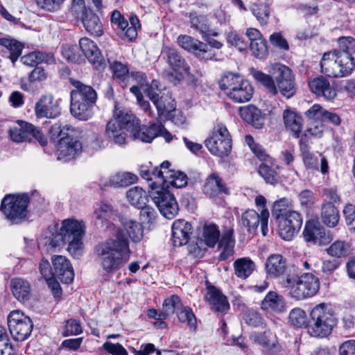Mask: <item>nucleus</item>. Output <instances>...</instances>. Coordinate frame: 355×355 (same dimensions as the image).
<instances>
[{
    "label": "nucleus",
    "mask_w": 355,
    "mask_h": 355,
    "mask_svg": "<svg viewBox=\"0 0 355 355\" xmlns=\"http://www.w3.org/2000/svg\"><path fill=\"white\" fill-rule=\"evenodd\" d=\"M74 89L71 91L70 112L75 118L87 121L94 115V107L97 100L96 91L79 80H71Z\"/></svg>",
    "instance_id": "nucleus-1"
},
{
    "label": "nucleus",
    "mask_w": 355,
    "mask_h": 355,
    "mask_svg": "<svg viewBox=\"0 0 355 355\" xmlns=\"http://www.w3.org/2000/svg\"><path fill=\"white\" fill-rule=\"evenodd\" d=\"M128 240L119 234L116 239L108 240L95 247V253L103 266L125 264L130 257Z\"/></svg>",
    "instance_id": "nucleus-2"
},
{
    "label": "nucleus",
    "mask_w": 355,
    "mask_h": 355,
    "mask_svg": "<svg viewBox=\"0 0 355 355\" xmlns=\"http://www.w3.org/2000/svg\"><path fill=\"white\" fill-rule=\"evenodd\" d=\"M336 324L332 309L329 304L321 303L311 311L308 331L312 336L324 338L331 333Z\"/></svg>",
    "instance_id": "nucleus-3"
},
{
    "label": "nucleus",
    "mask_w": 355,
    "mask_h": 355,
    "mask_svg": "<svg viewBox=\"0 0 355 355\" xmlns=\"http://www.w3.org/2000/svg\"><path fill=\"white\" fill-rule=\"evenodd\" d=\"M355 67L354 59L338 51L324 53L320 61L321 71L330 77H343L351 73Z\"/></svg>",
    "instance_id": "nucleus-4"
},
{
    "label": "nucleus",
    "mask_w": 355,
    "mask_h": 355,
    "mask_svg": "<svg viewBox=\"0 0 355 355\" xmlns=\"http://www.w3.org/2000/svg\"><path fill=\"white\" fill-rule=\"evenodd\" d=\"M220 88L234 101L245 103L250 101L253 94L250 83L241 76L227 73L219 81Z\"/></svg>",
    "instance_id": "nucleus-5"
},
{
    "label": "nucleus",
    "mask_w": 355,
    "mask_h": 355,
    "mask_svg": "<svg viewBox=\"0 0 355 355\" xmlns=\"http://www.w3.org/2000/svg\"><path fill=\"white\" fill-rule=\"evenodd\" d=\"M68 243L67 250L74 258H80L84 251L83 238L85 233V225L83 221L74 218H67L62 220L60 228Z\"/></svg>",
    "instance_id": "nucleus-6"
},
{
    "label": "nucleus",
    "mask_w": 355,
    "mask_h": 355,
    "mask_svg": "<svg viewBox=\"0 0 355 355\" xmlns=\"http://www.w3.org/2000/svg\"><path fill=\"white\" fill-rule=\"evenodd\" d=\"M135 115L128 111H116L113 117L107 122L105 135L110 141L118 146L126 144V134L124 130L130 132V128L135 122Z\"/></svg>",
    "instance_id": "nucleus-7"
},
{
    "label": "nucleus",
    "mask_w": 355,
    "mask_h": 355,
    "mask_svg": "<svg viewBox=\"0 0 355 355\" xmlns=\"http://www.w3.org/2000/svg\"><path fill=\"white\" fill-rule=\"evenodd\" d=\"M28 203L27 194H8L1 200L0 210L7 220L12 224H18L26 218Z\"/></svg>",
    "instance_id": "nucleus-8"
},
{
    "label": "nucleus",
    "mask_w": 355,
    "mask_h": 355,
    "mask_svg": "<svg viewBox=\"0 0 355 355\" xmlns=\"http://www.w3.org/2000/svg\"><path fill=\"white\" fill-rule=\"evenodd\" d=\"M7 324L12 338L17 342L27 340L34 327L31 318L19 310L10 312L7 317Z\"/></svg>",
    "instance_id": "nucleus-9"
},
{
    "label": "nucleus",
    "mask_w": 355,
    "mask_h": 355,
    "mask_svg": "<svg viewBox=\"0 0 355 355\" xmlns=\"http://www.w3.org/2000/svg\"><path fill=\"white\" fill-rule=\"evenodd\" d=\"M205 146L214 155L227 156L232 150V139L227 128L223 124L215 125L205 140Z\"/></svg>",
    "instance_id": "nucleus-10"
},
{
    "label": "nucleus",
    "mask_w": 355,
    "mask_h": 355,
    "mask_svg": "<svg viewBox=\"0 0 355 355\" xmlns=\"http://www.w3.org/2000/svg\"><path fill=\"white\" fill-rule=\"evenodd\" d=\"M290 294L296 300H304L315 295L320 289L319 279L312 273L294 275V281L290 286Z\"/></svg>",
    "instance_id": "nucleus-11"
},
{
    "label": "nucleus",
    "mask_w": 355,
    "mask_h": 355,
    "mask_svg": "<svg viewBox=\"0 0 355 355\" xmlns=\"http://www.w3.org/2000/svg\"><path fill=\"white\" fill-rule=\"evenodd\" d=\"M150 196L160 214L167 219H173L179 211V207L174 196L164 188L152 190Z\"/></svg>",
    "instance_id": "nucleus-12"
},
{
    "label": "nucleus",
    "mask_w": 355,
    "mask_h": 355,
    "mask_svg": "<svg viewBox=\"0 0 355 355\" xmlns=\"http://www.w3.org/2000/svg\"><path fill=\"white\" fill-rule=\"evenodd\" d=\"M251 73L255 80L261 83L273 95L277 94L279 92L282 96L289 98L295 93L294 80L275 84L270 76L265 74L260 71L252 69Z\"/></svg>",
    "instance_id": "nucleus-13"
},
{
    "label": "nucleus",
    "mask_w": 355,
    "mask_h": 355,
    "mask_svg": "<svg viewBox=\"0 0 355 355\" xmlns=\"http://www.w3.org/2000/svg\"><path fill=\"white\" fill-rule=\"evenodd\" d=\"M8 133L10 139L15 142L26 141L32 135L41 146H44L47 144V139L40 130L26 121H18L17 125L10 128Z\"/></svg>",
    "instance_id": "nucleus-14"
},
{
    "label": "nucleus",
    "mask_w": 355,
    "mask_h": 355,
    "mask_svg": "<svg viewBox=\"0 0 355 355\" xmlns=\"http://www.w3.org/2000/svg\"><path fill=\"white\" fill-rule=\"evenodd\" d=\"M269 216L268 209H261L260 214H258L254 209H248L242 214L241 223L249 233L252 234L256 232L260 224L262 234L266 236L268 232Z\"/></svg>",
    "instance_id": "nucleus-15"
},
{
    "label": "nucleus",
    "mask_w": 355,
    "mask_h": 355,
    "mask_svg": "<svg viewBox=\"0 0 355 355\" xmlns=\"http://www.w3.org/2000/svg\"><path fill=\"white\" fill-rule=\"evenodd\" d=\"M278 232L284 240L291 241L297 234L302 225V216L297 211H290L284 216L276 220Z\"/></svg>",
    "instance_id": "nucleus-16"
},
{
    "label": "nucleus",
    "mask_w": 355,
    "mask_h": 355,
    "mask_svg": "<svg viewBox=\"0 0 355 355\" xmlns=\"http://www.w3.org/2000/svg\"><path fill=\"white\" fill-rule=\"evenodd\" d=\"M179 46L184 50L192 53L201 60H214L216 53L207 44L187 35H182L177 40Z\"/></svg>",
    "instance_id": "nucleus-17"
},
{
    "label": "nucleus",
    "mask_w": 355,
    "mask_h": 355,
    "mask_svg": "<svg viewBox=\"0 0 355 355\" xmlns=\"http://www.w3.org/2000/svg\"><path fill=\"white\" fill-rule=\"evenodd\" d=\"M83 149L82 143L71 135L62 137L57 146L58 159L68 162L79 155Z\"/></svg>",
    "instance_id": "nucleus-18"
},
{
    "label": "nucleus",
    "mask_w": 355,
    "mask_h": 355,
    "mask_svg": "<svg viewBox=\"0 0 355 355\" xmlns=\"http://www.w3.org/2000/svg\"><path fill=\"white\" fill-rule=\"evenodd\" d=\"M37 118L55 119L61 114V107L58 100L51 94L42 95L35 105Z\"/></svg>",
    "instance_id": "nucleus-19"
},
{
    "label": "nucleus",
    "mask_w": 355,
    "mask_h": 355,
    "mask_svg": "<svg viewBox=\"0 0 355 355\" xmlns=\"http://www.w3.org/2000/svg\"><path fill=\"white\" fill-rule=\"evenodd\" d=\"M206 293L205 300L208 302L211 310L225 314L230 309L227 297L221 291L208 280H205Z\"/></svg>",
    "instance_id": "nucleus-20"
},
{
    "label": "nucleus",
    "mask_w": 355,
    "mask_h": 355,
    "mask_svg": "<svg viewBox=\"0 0 355 355\" xmlns=\"http://www.w3.org/2000/svg\"><path fill=\"white\" fill-rule=\"evenodd\" d=\"M303 235L306 242L318 245H327L333 239L330 232H326L319 223L315 220H309L306 223Z\"/></svg>",
    "instance_id": "nucleus-21"
},
{
    "label": "nucleus",
    "mask_w": 355,
    "mask_h": 355,
    "mask_svg": "<svg viewBox=\"0 0 355 355\" xmlns=\"http://www.w3.org/2000/svg\"><path fill=\"white\" fill-rule=\"evenodd\" d=\"M79 46L83 55L93 67L98 70H103L106 63L96 44L88 37H83L79 40Z\"/></svg>",
    "instance_id": "nucleus-22"
},
{
    "label": "nucleus",
    "mask_w": 355,
    "mask_h": 355,
    "mask_svg": "<svg viewBox=\"0 0 355 355\" xmlns=\"http://www.w3.org/2000/svg\"><path fill=\"white\" fill-rule=\"evenodd\" d=\"M111 21L119 28L124 36L130 41H132L137 36V30L141 27L137 16L130 17V25L118 10H114L111 16Z\"/></svg>",
    "instance_id": "nucleus-23"
},
{
    "label": "nucleus",
    "mask_w": 355,
    "mask_h": 355,
    "mask_svg": "<svg viewBox=\"0 0 355 355\" xmlns=\"http://www.w3.org/2000/svg\"><path fill=\"white\" fill-rule=\"evenodd\" d=\"M163 53L167 63L173 71L177 73L181 78L190 73V67L180 52L172 47L166 46L163 49Z\"/></svg>",
    "instance_id": "nucleus-24"
},
{
    "label": "nucleus",
    "mask_w": 355,
    "mask_h": 355,
    "mask_svg": "<svg viewBox=\"0 0 355 355\" xmlns=\"http://www.w3.org/2000/svg\"><path fill=\"white\" fill-rule=\"evenodd\" d=\"M300 146L303 162L307 168L317 171L320 169L322 174L328 173L329 165L328 161L325 157L320 155L321 157L319 167L318 158L310 153L309 144L306 143L304 139H300Z\"/></svg>",
    "instance_id": "nucleus-25"
},
{
    "label": "nucleus",
    "mask_w": 355,
    "mask_h": 355,
    "mask_svg": "<svg viewBox=\"0 0 355 355\" xmlns=\"http://www.w3.org/2000/svg\"><path fill=\"white\" fill-rule=\"evenodd\" d=\"M311 91L318 96L331 101L336 98L337 92L336 88L324 76L312 78L309 82Z\"/></svg>",
    "instance_id": "nucleus-26"
},
{
    "label": "nucleus",
    "mask_w": 355,
    "mask_h": 355,
    "mask_svg": "<svg viewBox=\"0 0 355 355\" xmlns=\"http://www.w3.org/2000/svg\"><path fill=\"white\" fill-rule=\"evenodd\" d=\"M135 123L130 128V133L134 139L150 143L157 137L159 129L157 123H153L148 127L140 125V121L135 116Z\"/></svg>",
    "instance_id": "nucleus-27"
},
{
    "label": "nucleus",
    "mask_w": 355,
    "mask_h": 355,
    "mask_svg": "<svg viewBox=\"0 0 355 355\" xmlns=\"http://www.w3.org/2000/svg\"><path fill=\"white\" fill-rule=\"evenodd\" d=\"M192 226L190 223L183 220H175L172 225V241L174 246L186 245L190 239Z\"/></svg>",
    "instance_id": "nucleus-28"
},
{
    "label": "nucleus",
    "mask_w": 355,
    "mask_h": 355,
    "mask_svg": "<svg viewBox=\"0 0 355 355\" xmlns=\"http://www.w3.org/2000/svg\"><path fill=\"white\" fill-rule=\"evenodd\" d=\"M159 83L157 80H153L150 85H145L144 87V92L146 95L153 102L154 105L156 107L157 112V119H162V116L164 115L165 112L168 111V108L166 107L164 99L163 96H159L158 92H159Z\"/></svg>",
    "instance_id": "nucleus-29"
},
{
    "label": "nucleus",
    "mask_w": 355,
    "mask_h": 355,
    "mask_svg": "<svg viewBox=\"0 0 355 355\" xmlns=\"http://www.w3.org/2000/svg\"><path fill=\"white\" fill-rule=\"evenodd\" d=\"M203 191L206 195L211 198H214L220 194L226 196L230 194V189L216 173H211L208 176L205 183Z\"/></svg>",
    "instance_id": "nucleus-30"
},
{
    "label": "nucleus",
    "mask_w": 355,
    "mask_h": 355,
    "mask_svg": "<svg viewBox=\"0 0 355 355\" xmlns=\"http://www.w3.org/2000/svg\"><path fill=\"white\" fill-rule=\"evenodd\" d=\"M282 117L286 130L289 131L295 138H298L303 127L302 116L293 110L287 108L284 110Z\"/></svg>",
    "instance_id": "nucleus-31"
},
{
    "label": "nucleus",
    "mask_w": 355,
    "mask_h": 355,
    "mask_svg": "<svg viewBox=\"0 0 355 355\" xmlns=\"http://www.w3.org/2000/svg\"><path fill=\"white\" fill-rule=\"evenodd\" d=\"M81 20L85 30L91 35L98 37L103 34V24L98 16L91 9H83Z\"/></svg>",
    "instance_id": "nucleus-32"
},
{
    "label": "nucleus",
    "mask_w": 355,
    "mask_h": 355,
    "mask_svg": "<svg viewBox=\"0 0 355 355\" xmlns=\"http://www.w3.org/2000/svg\"><path fill=\"white\" fill-rule=\"evenodd\" d=\"M10 290L13 296L21 302H26L30 300L31 295V286L28 281L21 277L11 279Z\"/></svg>",
    "instance_id": "nucleus-33"
},
{
    "label": "nucleus",
    "mask_w": 355,
    "mask_h": 355,
    "mask_svg": "<svg viewBox=\"0 0 355 355\" xmlns=\"http://www.w3.org/2000/svg\"><path fill=\"white\" fill-rule=\"evenodd\" d=\"M119 221L132 242L139 243L143 239L144 230L142 223L126 216H119Z\"/></svg>",
    "instance_id": "nucleus-34"
},
{
    "label": "nucleus",
    "mask_w": 355,
    "mask_h": 355,
    "mask_svg": "<svg viewBox=\"0 0 355 355\" xmlns=\"http://www.w3.org/2000/svg\"><path fill=\"white\" fill-rule=\"evenodd\" d=\"M184 16L189 19L191 28L199 32L202 38H205V35L209 33L210 24L206 15L191 11L184 13Z\"/></svg>",
    "instance_id": "nucleus-35"
},
{
    "label": "nucleus",
    "mask_w": 355,
    "mask_h": 355,
    "mask_svg": "<svg viewBox=\"0 0 355 355\" xmlns=\"http://www.w3.org/2000/svg\"><path fill=\"white\" fill-rule=\"evenodd\" d=\"M261 309L275 313H283L286 311V303L284 297L276 292L270 291L261 302Z\"/></svg>",
    "instance_id": "nucleus-36"
},
{
    "label": "nucleus",
    "mask_w": 355,
    "mask_h": 355,
    "mask_svg": "<svg viewBox=\"0 0 355 355\" xmlns=\"http://www.w3.org/2000/svg\"><path fill=\"white\" fill-rule=\"evenodd\" d=\"M253 339L254 343L262 346L270 354H276L281 349V346L270 331L255 334Z\"/></svg>",
    "instance_id": "nucleus-37"
},
{
    "label": "nucleus",
    "mask_w": 355,
    "mask_h": 355,
    "mask_svg": "<svg viewBox=\"0 0 355 355\" xmlns=\"http://www.w3.org/2000/svg\"><path fill=\"white\" fill-rule=\"evenodd\" d=\"M233 234L232 230H227L223 234L218 243V248L221 250L218 257V260L224 261L233 255L235 244Z\"/></svg>",
    "instance_id": "nucleus-38"
},
{
    "label": "nucleus",
    "mask_w": 355,
    "mask_h": 355,
    "mask_svg": "<svg viewBox=\"0 0 355 355\" xmlns=\"http://www.w3.org/2000/svg\"><path fill=\"white\" fill-rule=\"evenodd\" d=\"M240 115L246 122L252 124L259 129L264 124V118L261 115L260 110L253 105H248L240 108Z\"/></svg>",
    "instance_id": "nucleus-39"
},
{
    "label": "nucleus",
    "mask_w": 355,
    "mask_h": 355,
    "mask_svg": "<svg viewBox=\"0 0 355 355\" xmlns=\"http://www.w3.org/2000/svg\"><path fill=\"white\" fill-rule=\"evenodd\" d=\"M137 180V176L132 173L117 172L110 177L108 185L114 188L126 187L135 184Z\"/></svg>",
    "instance_id": "nucleus-40"
},
{
    "label": "nucleus",
    "mask_w": 355,
    "mask_h": 355,
    "mask_svg": "<svg viewBox=\"0 0 355 355\" xmlns=\"http://www.w3.org/2000/svg\"><path fill=\"white\" fill-rule=\"evenodd\" d=\"M40 272L42 277L45 279L54 297L58 299L60 298L62 291L58 282V278L54 275L53 268H40Z\"/></svg>",
    "instance_id": "nucleus-41"
},
{
    "label": "nucleus",
    "mask_w": 355,
    "mask_h": 355,
    "mask_svg": "<svg viewBox=\"0 0 355 355\" xmlns=\"http://www.w3.org/2000/svg\"><path fill=\"white\" fill-rule=\"evenodd\" d=\"M321 218L329 227H336L340 218L337 208L331 202L324 204L321 209Z\"/></svg>",
    "instance_id": "nucleus-42"
},
{
    "label": "nucleus",
    "mask_w": 355,
    "mask_h": 355,
    "mask_svg": "<svg viewBox=\"0 0 355 355\" xmlns=\"http://www.w3.org/2000/svg\"><path fill=\"white\" fill-rule=\"evenodd\" d=\"M128 201L134 207L140 208L148 202V195L145 190L139 187H134L126 192Z\"/></svg>",
    "instance_id": "nucleus-43"
},
{
    "label": "nucleus",
    "mask_w": 355,
    "mask_h": 355,
    "mask_svg": "<svg viewBox=\"0 0 355 355\" xmlns=\"http://www.w3.org/2000/svg\"><path fill=\"white\" fill-rule=\"evenodd\" d=\"M269 72L275 84L295 79L292 71L288 67L279 63L272 65Z\"/></svg>",
    "instance_id": "nucleus-44"
},
{
    "label": "nucleus",
    "mask_w": 355,
    "mask_h": 355,
    "mask_svg": "<svg viewBox=\"0 0 355 355\" xmlns=\"http://www.w3.org/2000/svg\"><path fill=\"white\" fill-rule=\"evenodd\" d=\"M0 45L5 47L9 52V59L14 64L22 53L24 45L21 42L10 38H0Z\"/></svg>",
    "instance_id": "nucleus-45"
},
{
    "label": "nucleus",
    "mask_w": 355,
    "mask_h": 355,
    "mask_svg": "<svg viewBox=\"0 0 355 355\" xmlns=\"http://www.w3.org/2000/svg\"><path fill=\"white\" fill-rule=\"evenodd\" d=\"M176 315L179 321L182 323H187L191 331H195L197 329V320L189 306L182 305Z\"/></svg>",
    "instance_id": "nucleus-46"
},
{
    "label": "nucleus",
    "mask_w": 355,
    "mask_h": 355,
    "mask_svg": "<svg viewBox=\"0 0 355 355\" xmlns=\"http://www.w3.org/2000/svg\"><path fill=\"white\" fill-rule=\"evenodd\" d=\"M266 272L271 277L278 278L279 282L288 287L294 281V275L290 274L286 268H266Z\"/></svg>",
    "instance_id": "nucleus-47"
},
{
    "label": "nucleus",
    "mask_w": 355,
    "mask_h": 355,
    "mask_svg": "<svg viewBox=\"0 0 355 355\" xmlns=\"http://www.w3.org/2000/svg\"><path fill=\"white\" fill-rule=\"evenodd\" d=\"M291 200L286 198H282L275 201L272 209V216L277 220L284 216L290 211H293Z\"/></svg>",
    "instance_id": "nucleus-48"
},
{
    "label": "nucleus",
    "mask_w": 355,
    "mask_h": 355,
    "mask_svg": "<svg viewBox=\"0 0 355 355\" xmlns=\"http://www.w3.org/2000/svg\"><path fill=\"white\" fill-rule=\"evenodd\" d=\"M250 10L261 25H266L270 17V9L268 3H253Z\"/></svg>",
    "instance_id": "nucleus-49"
},
{
    "label": "nucleus",
    "mask_w": 355,
    "mask_h": 355,
    "mask_svg": "<svg viewBox=\"0 0 355 355\" xmlns=\"http://www.w3.org/2000/svg\"><path fill=\"white\" fill-rule=\"evenodd\" d=\"M94 214L97 219L96 222V224L101 225H103L104 221L112 220L116 216L111 205L107 203L101 204L99 207L96 209Z\"/></svg>",
    "instance_id": "nucleus-50"
},
{
    "label": "nucleus",
    "mask_w": 355,
    "mask_h": 355,
    "mask_svg": "<svg viewBox=\"0 0 355 355\" xmlns=\"http://www.w3.org/2000/svg\"><path fill=\"white\" fill-rule=\"evenodd\" d=\"M182 305L180 298L176 295H173L170 297L166 298L162 305V311L166 318L174 313H177L178 311L182 307Z\"/></svg>",
    "instance_id": "nucleus-51"
},
{
    "label": "nucleus",
    "mask_w": 355,
    "mask_h": 355,
    "mask_svg": "<svg viewBox=\"0 0 355 355\" xmlns=\"http://www.w3.org/2000/svg\"><path fill=\"white\" fill-rule=\"evenodd\" d=\"M80 46L65 44L62 46V54L69 61L80 63L84 61V56L79 51Z\"/></svg>",
    "instance_id": "nucleus-52"
},
{
    "label": "nucleus",
    "mask_w": 355,
    "mask_h": 355,
    "mask_svg": "<svg viewBox=\"0 0 355 355\" xmlns=\"http://www.w3.org/2000/svg\"><path fill=\"white\" fill-rule=\"evenodd\" d=\"M202 236L207 245L214 247L219 241L220 232L215 225H205Z\"/></svg>",
    "instance_id": "nucleus-53"
},
{
    "label": "nucleus",
    "mask_w": 355,
    "mask_h": 355,
    "mask_svg": "<svg viewBox=\"0 0 355 355\" xmlns=\"http://www.w3.org/2000/svg\"><path fill=\"white\" fill-rule=\"evenodd\" d=\"M349 246L343 241H334L327 249V252L331 257L341 258L348 254Z\"/></svg>",
    "instance_id": "nucleus-54"
},
{
    "label": "nucleus",
    "mask_w": 355,
    "mask_h": 355,
    "mask_svg": "<svg viewBox=\"0 0 355 355\" xmlns=\"http://www.w3.org/2000/svg\"><path fill=\"white\" fill-rule=\"evenodd\" d=\"M167 173H169V175H168L167 182L164 184L166 187H168L171 185L175 188H182L187 184V177L183 173L172 171H168Z\"/></svg>",
    "instance_id": "nucleus-55"
},
{
    "label": "nucleus",
    "mask_w": 355,
    "mask_h": 355,
    "mask_svg": "<svg viewBox=\"0 0 355 355\" xmlns=\"http://www.w3.org/2000/svg\"><path fill=\"white\" fill-rule=\"evenodd\" d=\"M250 49L252 55L257 59L263 60L268 55L266 41L264 38L250 42Z\"/></svg>",
    "instance_id": "nucleus-56"
},
{
    "label": "nucleus",
    "mask_w": 355,
    "mask_h": 355,
    "mask_svg": "<svg viewBox=\"0 0 355 355\" xmlns=\"http://www.w3.org/2000/svg\"><path fill=\"white\" fill-rule=\"evenodd\" d=\"M289 322L297 327H306V312L300 308L292 309L288 316Z\"/></svg>",
    "instance_id": "nucleus-57"
},
{
    "label": "nucleus",
    "mask_w": 355,
    "mask_h": 355,
    "mask_svg": "<svg viewBox=\"0 0 355 355\" xmlns=\"http://www.w3.org/2000/svg\"><path fill=\"white\" fill-rule=\"evenodd\" d=\"M83 333V327L79 320L71 318L65 322L62 335L64 337L76 336Z\"/></svg>",
    "instance_id": "nucleus-58"
},
{
    "label": "nucleus",
    "mask_w": 355,
    "mask_h": 355,
    "mask_svg": "<svg viewBox=\"0 0 355 355\" xmlns=\"http://www.w3.org/2000/svg\"><path fill=\"white\" fill-rule=\"evenodd\" d=\"M110 67L113 73V76L119 80H125L128 78L129 71L127 66L121 62L114 61L111 62L109 60Z\"/></svg>",
    "instance_id": "nucleus-59"
},
{
    "label": "nucleus",
    "mask_w": 355,
    "mask_h": 355,
    "mask_svg": "<svg viewBox=\"0 0 355 355\" xmlns=\"http://www.w3.org/2000/svg\"><path fill=\"white\" fill-rule=\"evenodd\" d=\"M245 322L254 327H261L264 324V319L260 313L254 311L248 310L243 313V316Z\"/></svg>",
    "instance_id": "nucleus-60"
},
{
    "label": "nucleus",
    "mask_w": 355,
    "mask_h": 355,
    "mask_svg": "<svg viewBox=\"0 0 355 355\" xmlns=\"http://www.w3.org/2000/svg\"><path fill=\"white\" fill-rule=\"evenodd\" d=\"M339 48L338 53H347L352 56L355 53V40L352 37H341L338 40Z\"/></svg>",
    "instance_id": "nucleus-61"
},
{
    "label": "nucleus",
    "mask_w": 355,
    "mask_h": 355,
    "mask_svg": "<svg viewBox=\"0 0 355 355\" xmlns=\"http://www.w3.org/2000/svg\"><path fill=\"white\" fill-rule=\"evenodd\" d=\"M54 275L64 284H70L74 278L73 268H53Z\"/></svg>",
    "instance_id": "nucleus-62"
},
{
    "label": "nucleus",
    "mask_w": 355,
    "mask_h": 355,
    "mask_svg": "<svg viewBox=\"0 0 355 355\" xmlns=\"http://www.w3.org/2000/svg\"><path fill=\"white\" fill-rule=\"evenodd\" d=\"M226 39L228 44L234 46L240 51L247 49V42L235 31H230L227 34Z\"/></svg>",
    "instance_id": "nucleus-63"
},
{
    "label": "nucleus",
    "mask_w": 355,
    "mask_h": 355,
    "mask_svg": "<svg viewBox=\"0 0 355 355\" xmlns=\"http://www.w3.org/2000/svg\"><path fill=\"white\" fill-rule=\"evenodd\" d=\"M259 173L267 183L275 184L277 182L275 171L266 164L259 166Z\"/></svg>",
    "instance_id": "nucleus-64"
}]
</instances>
